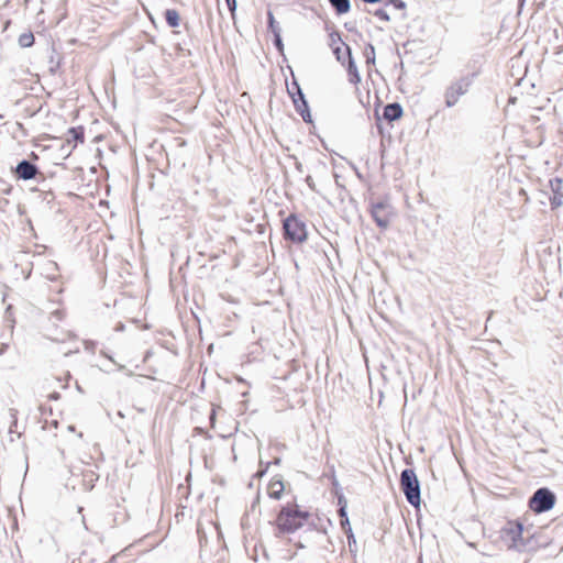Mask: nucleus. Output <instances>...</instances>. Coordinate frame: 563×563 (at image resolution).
I'll return each instance as SVG.
<instances>
[{"mask_svg":"<svg viewBox=\"0 0 563 563\" xmlns=\"http://www.w3.org/2000/svg\"><path fill=\"white\" fill-rule=\"evenodd\" d=\"M308 517L309 514L300 510L295 504L284 506L276 518V527L278 530L276 536L294 533L303 526Z\"/></svg>","mask_w":563,"mask_h":563,"instance_id":"f257e3e1","label":"nucleus"},{"mask_svg":"<svg viewBox=\"0 0 563 563\" xmlns=\"http://www.w3.org/2000/svg\"><path fill=\"white\" fill-rule=\"evenodd\" d=\"M475 74H467L453 80L444 91V101L448 108L454 107L459 99L466 95L474 82Z\"/></svg>","mask_w":563,"mask_h":563,"instance_id":"f03ea898","label":"nucleus"},{"mask_svg":"<svg viewBox=\"0 0 563 563\" xmlns=\"http://www.w3.org/2000/svg\"><path fill=\"white\" fill-rule=\"evenodd\" d=\"M400 487L408 503L418 507L420 505V484L413 470L406 468L401 472Z\"/></svg>","mask_w":563,"mask_h":563,"instance_id":"7ed1b4c3","label":"nucleus"},{"mask_svg":"<svg viewBox=\"0 0 563 563\" xmlns=\"http://www.w3.org/2000/svg\"><path fill=\"white\" fill-rule=\"evenodd\" d=\"M555 505V495L545 487L537 489L529 499V508L536 514L552 509Z\"/></svg>","mask_w":563,"mask_h":563,"instance_id":"20e7f679","label":"nucleus"},{"mask_svg":"<svg viewBox=\"0 0 563 563\" xmlns=\"http://www.w3.org/2000/svg\"><path fill=\"white\" fill-rule=\"evenodd\" d=\"M284 231L286 239L295 242L302 243L307 239L306 224L300 221L296 216H289L284 221Z\"/></svg>","mask_w":563,"mask_h":563,"instance_id":"39448f33","label":"nucleus"},{"mask_svg":"<svg viewBox=\"0 0 563 563\" xmlns=\"http://www.w3.org/2000/svg\"><path fill=\"white\" fill-rule=\"evenodd\" d=\"M371 214L379 228L386 229L390 223L394 212L387 201H379L371 205Z\"/></svg>","mask_w":563,"mask_h":563,"instance_id":"423d86ee","label":"nucleus"},{"mask_svg":"<svg viewBox=\"0 0 563 563\" xmlns=\"http://www.w3.org/2000/svg\"><path fill=\"white\" fill-rule=\"evenodd\" d=\"M288 92L292 99L296 110L300 113L305 122L311 121V115L308 109V103L305 96L297 82H294L291 88H288Z\"/></svg>","mask_w":563,"mask_h":563,"instance_id":"0eeeda50","label":"nucleus"},{"mask_svg":"<svg viewBox=\"0 0 563 563\" xmlns=\"http://www.w3.org/2000/svg\"><path fill=\"white\" fill-rule=\"evenodd\" d=\"M37 173L38 168L34 164L25 159L20 162L15 167V175L23 180H30L35 178Z\"/></svg>","mask_w":563,"mask_h":563,"instance_id":"6e6552de","label":"nucleus"},{"mask_svg":"<svg viewBox=\"0 0 563 563\" xmlns=\"http://www.w3.org/2000/svg\"><path fill=\"white\" fill-rule=\"evenodd\" d=\"M402 115V108L399 103H388L384 108V118L391 122L399 119Z\"/></svg>","mask_w":563,"mask_h":563,"instance_id":"1a4fd4ad","label":"nucleus"},{"mask_svg":"<svg viewBox=\"0 0 563 563\" xmlns=\"http://www.w3.org/2000/svg\"><path fill=\"white\" fill-rule=\"evenodd\" d=\"M333 53L336 57V59L343 65L345 66V64L347 63V60L350 58H352V53H351V48L350 46H347L346 44L344 43H341V45L339 46H334L333 47Z\"/></svg>","mask_w":563,"mask_h":563,"instance_id":"9d476101","label":"nucleus"},{"mask_svg":"<svg viewBox=\"0 0 563 563\" xmlns=\"http://www.w3.org/2000/svg\"><path fill=\"white\" fill-rule=\"evenodd\" d=\"M284 488V483L280 479H273L267 486V494L271 498L279 499Z\"/></svg>","mask_w":563,"mask_h":563,"instance_id":"9b49d317","label":"nucleus"},{"mask_svg":"<svg viewBox=\"0 0 563 563\" xmlns=\"http://www.w3.org/2000/svg\"><path fill=\"white\" fill-rule=\"evenodd\" d=\"M43 275L49 280H56L58 277V266L53 261H46L42 266Z\"/></svg>","mask_w":563,"mask_h":563,"instance_id":"f8f14e48","label":"nucleus"},{"mask_svg":"<svg viewBox=\"0 0 563 563\" xmlns=\"http://www.w3.org/2000/svg\"><path fill=\"white\" fill-rule=\"evenodd\" d=\"M346 71L349 76V81L353 85H357L361 81V76L358 74L356 64L353 58H350L345 64Z\"/></svg>","mask_w":563,"mask_h":563,"instance_id":"ddd939ff","label":"nucleus"},{"mask_svg":"<svg viewBox=\"0 0 563 563\" xmlns=\"http://www.w3.org/2000/svg\"><path fill=\"white\" fill-rule=\"evenodd\" d=\"M165 20L167 24L172 27H176L179 25L180 16L177 10L168 9L165 11Z\"/></svg>","mask_w":563,"mask_h":563,"instance_id":"4468645a","label":"nucleus"},{"mask_svg":"<svg viewBox=\"0 0 563 563\" xmlns=\"http://www.w3.org/2000/svg\"><path fill=\"white\" fill-rule=\"evenodd\" d=\"M329 2L339 14L349 12L351 8L350 0H329Z\"/></svg>","mask_w":563,"mask_h":563,"instance_id":"2eb2a0df","label":"nucleus"},{"mask_svg":"<svg viewBox=\"0 0 563 563\" xmlns=\"http://www.w3.org/2000/svg\"><path fill=\"white\" fill-rule=\"evenodd\" d=\"M267 19H268V29H269V31L273 34H276V31H277V33H280V31H282L280 26L275 21L274 15H273V13L271 11L267 13Z\"/></svg>","mask_w":563,"mask_h":563,"instance_id":"dca6fc26","label":"nucleus"},{"mask_svg":"<svg viewBox=\"0 0 563 563\" xmlns=\"http://www.w3.org/2000/svg\"><path fill=\"white\" fill-rule=\"evenodd\" d=\"M364 54L367 64H373L375 62V51L372 44L367 45Z\"/></svg>","mask_w":563,"mask_h":563,"instance_id":"f3484780","label":"nucleus"},{"mask_svg":"<svg viewBox=\"0 0 563 563\" xmlns=\"http://www.w3.org/2000/svg\"><path fill=\"white\" fill-rule=\"evenodd\" d=\"M33 40H34V37L32 34H23L20 36L19 43L21 44V46L27 47V46L32 45Z\"/></svg>","mask_w":563,"mask_h":563,"instance_id":"a211bd4d","label":"nucleus"},{"mask_svg":"<svg viewBox=\"0 0 563 563\" xmlns=\"http://www.w3.org/2000/svg\"><path fill=\"white\" fill-rule=\"evenodd\" d=\"M374 14L382 21H386V22L389 21V15L387 14L386 10H384V9L376 10Z\"/></svg>","mask_w":563,"mask_h":563,"instance_id":"6ab92c4d","label":"nucleus"},{"mask_svg":"<svg viewBox=\"0 0 563 563\" xmlns=\"http://www.w3.org/2000/svg\"><path fill=\"white\" fill-rule=\"evenodd\" d=\"M228 9L230 10L232 18H234L236 10V0H225Z\"/></svg>","mask_w":563,"mask_h":563,"instance_id":"aec40b11","label":"nucleus"},{"mask_svg":"<svg viewBox=\"0 0 563 563\" xmlns=\"http://www.w3.org/2000/svg\"><path fill=\"white\" fill-rule=\"evenodd\" d=\"M274 43L276 45V47L278 48V51H283V42H282V37H280V33H277L274 34Z\"/></svg>","mask_w":563,"mask_h":563,"instance_id":"412c9836","label":"nucleus"},{"mask_svg":"<svg viewBox=\"0 0 563 563\" xmlns=\"http://www.w3.org/2000/svg\"><path fill=\"white\" fill-rule=\"evenodd\" d=\"M522 525L521 523H517L516 525V532H514V539H516L517 537H521V533H522Z\"/></svg>","mask_w":563,"mask_h":563,"instance_id":"4be33fe9","label":"nucleus"},{"mask_svg":"<svg viewBox=\"0 0 563 563\" xmlns=\"http://www.w3.org/2000/svg\"><path fill=\"white\" fill-rule=\"evenodd\" d=\"M396 9H404L405 3L401 0H389Z\"/></svg>","mask_w":563,"mask_h":563,"instance_id":"5701e85b","label":"nucleus"},{"mask_svg":"<svg viewBox=\"0 0 563 563\" xmlns=\"http://www.w3.org/2000/svg\"><path fill=\"white\" fill-rule=\"evenodd\" d=\"M306 181H307V184L309 185V187H311V188H312V177H311V176H308V177L306 178Z\"/></svg>","mask_w":563,"mask_h":563,"instance_id":"b1692460","label":"nucleus"},{"mask_svg":"<svg viewBox=\"0 0 563 563\" xmlns=\"http://www.w3.org/2000/svg\"><path fill=\"white\" fill-rule=\"evenodd\" d=\"M340 512H341V516H342V517H343V516H345L344 508H341V509H340Z\"/></svg>","mask_w":563,"mask_h":563,"instance_id":"393cba45","label":"nucleus"},{"mask_svg":"<svg viewBox=\"0 0 563 563\" xmlns=\"http://www.w3.org/2000/svg\"><path fill=\"white\" fill-rule=\"evenodd\" d=\"M525 0H520V2L522 3Z\"/></svg>","mask_w":563,"mask_h":563,"instance_id":"a878e982","label":"nucleus"}]
</instances>
